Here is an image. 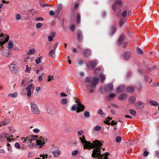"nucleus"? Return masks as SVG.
Returning a JSON list of instances; mask_svg holds the SVG:
<instances>
[{"label": "nucleus", "mask_w": 159, "mask_h": 159, "mask_svg": "<svg viewBox=\"0 0 159 159\" xmlns=\"http://www.w3.org/2000/svg\"><path fill=\"white\" fill-rule=\"evenodd\" d=\"M124 36L123 35H121L120 36L119 40L117 41V44L118 45H121L124 39Z\"/></svg>", "instance_id": "20"}, {"label": "nucleus", "mask_w": 159, "mask_h": 159, "mask_svg": "<svg viewBox=\"0 0 159 159\" xmlns=\"http://www.w3.org/2000/svg\"><path fill=\"white\" fill-rule=\"evenodd\" d=\"M89 65L91 67L93 68L97 66V63L95 61H91L89 62Z\"/></svg>", "instance_id": "25"}, {"label": "nucleus", "mask_w": 159, "mask_h": 159, "mask_svg": "<svg viewBox=\"0 0 159 159\" xmlns=\"http://www.w3.org/2000/svg\"><path fill=\"white\" fill-rule=\"evenodd\" d=\"M1 53L3 56L7 57L9 55V52L8 51V52H5L4 51H2Z\"/></svg>", "instance_id": "30"}, {"label": "nucleus", "mask_w": 159, "mask_h": 159, "mask_svg": "<svg viewBox=\"0 0 159 159\" xmlns=\"http://www.w3.org/2000/svg\"><path fill=\"white\" fill-rule=\"evenodd\" d=\"M134 90V88L131 86L128 87L126 89V91L129 92H133Z\"/></svg>", "instance_id": "26"}, {"label": "nucleus", "mask_w": 159, "mask_h": 159, "mask_svg": "<svg viewBox=\"0 0 159 159\" xmlns=\"http://www.w3.org/2000/svg\"><path fill=\"white\" fill-rule=\"evenodd\" d=\"M113 85L111 83H110L106 85L105 86V90L106 92H109L113 89Z\"/></svg>", "instance_id": "13"}, {"label": "nucleus", "mask_w": 159, "mask_h": 159, "mask_svg": "<svg viewBox=\"0 0 159 159\" xmlns=\"http://www.w3.org/2000/svg\"><path fill=\"white\" fill-rule=\"evenodd\" d=\"M148 152L147 151H145L143 153V155L144 156H147L148 154Z\"/></svg>", "instance_id": "60"}, {"label": "nucleus", "mask_w": 159, "mask_h": 159, "mask_svg": "<svg viewBox=\"0 0 159 159\" xmlns=\"http://www.w3.org/2000/svg\"><path fill=\"white\" fill-rule=\"evenodd\" d=\"M77 37L78 40L79 41H81L82 40L83 36L82 35V32L80 30H78L77 31Z\"/></svg>", "instance_id": "16"}, {"label": "nucleus", "mask_w": 159, "mask_h": 159, "mask_svg": "<svg viewBox=\"0 0 159 159\" xmlns=\"http://www.w3.org/2000/svg\"><path fill=\"white\" fill-rule=\"evenodd\" d=\"M127 13V12L126 10H125L122 12V15L123 17H125L126 16Z\"/></svg>", "instance_id": "45"}, {"label": "nucleus", "mask_w": 159, "mask_h": 159, "mask_svg": "<svg viewBox=\"0 0 159 159\" xmlns=\"http://www.w3.org/2000/svg\"><path fill=\"white\" fill-rule=\"evenodd\" d=\"M125 22V20L123 18H121L119 22V25L120 26H121L124 24Z\"/></svg>", "instance_id": "44"}, {"label": "nucleus", "mask_w": 159, "mask_h": 159, "mask_svg": "<svg viewBox=\"0 0 159 159\" xmlns=\"http://www.w3.org/2000/svg\"><path fill=\"white\" fill-rule=\"evenodd\" d=\"M13 42L11 40L8 43V46L9 48H11L13 47Z\"/></svg>", "instance_id": "34"}, {"label": "nucleus", "mask_w": 159, "mask_h": 159, "mask_svg": "<svg viewBox=\"0 0 159 159\" xmlns=\"http://www.w3.org/2000/svg\"><path fill=\"white\" fill-rule=\"evenodd\" d=\"M116 96V94L111 93L108 96H107L106 98L108 100H112Z\"/></svg>", "instance_id": "18"}, {"label": "nucleus", "mask_w": 159, "mask_h": 159, "mask_svg": "<svg viewBox=\"0 0 159 159\" xmlns=\"http://www.w3.org/2000/svg\"><path fill=\"white\" fill-rule=\"evenodd\" d=\"M102 143H101V141H100V159H108V156L109 155V153H108L106 152L104 154H101V150H102L103 151L105 150V148H102Z\"/></svg>", "instance_id": "7"}, {"label": "nucleus", "mask_w": 159, "mask_h": 159, "mask_svg": "<svg viewBox=\"0 0 159 159\" xmlns=\"http://www.w3.org/2000/svg\"><path fill=\"white\" fill-rule=\"evenodd\" d=\"M47 111L49 114L54 115L57 112V108L55 105L52 104H50L48 105Z\"/></svg>", "instance_id": "3"}, {"label": "nucleus", "mask_w": 159, "mask_h": 159, "mask_svg": "<svg viewBox=\"0 0 159 159\" xmlns=\"http://www.w3.org/2000/svg\"><path fill=\"white\" fill-rule=\"evenodd\" d=\"M94 73L96 75H98L99 73V68L96 69L94 70Z\"/></svg>", "instance_id": "49"}, {"label": "nucleus", "mask_w": 159, "mask_h": 159, "mask_svg": "<svg viewBox=\"0 0 159 159\" xmlns=\"http://www.w3.org/2000/svg\"><path fill=\"white\" fill-rule=\"evenodd\" d=\"M75 28V26L73 25H72L70 27V29L72 31H74Z\"/></svg>", "instance_id": "54"}, {"label": "nucleus", "mask_w": 159, "mask_h": 159, "mask_svg": "<svg viewBox=\"0 0 159 159\" xmlns=\"http://www.w3.org/2000/svg\"><path fill=\"white\" fill-rule=\"evenodd\" d=\"M104 123H105L106 124L108 125H111L110 122H109L107 120H105L104 121Z\"/></svg>", "instance_id": "59"}, {"label": "nucleus", "mask_w": 159, "mask_h": 159, "mask_svg": "<svg viewBox=\"0 0 159 159\" xmlns=\"http://www.w3.org/2000/svg\"><path fill=\"white\" fill-rule=\"evenodd\" d=\"M60 153L61 152L59 150H57L53 152V154L55 157H58L60 154Z\"/></svg>", "instance_id": "29"}, {"label": "nucleus", "mask_w": 159, "mask_h": 159, "mask_svg": "<svg viewBox=\"0 0 159 159\" xmlns=\"http://www.w3.org/2000/svg\"><path fill=\"white\" fill-rule=\"evenodd\" d=\"M44 76V74H42L39 76V80L40 81H41L42 80V78Z\"/></svg>", "instance_id": "62"}, {"label": "nucleus", "mask_w": 159, "mask_h": 159, "mask_svg": "<svg viewBox=\"0 0 159 159\" xmlns=\"http://www.w3.org/2000/svg\"><path fill=\"white\" fill-rule=\"evenodd\" d=\"M129 111L130 113L132 115H134L136 113V111L132 109L130 110Z\"/></svg>", "instance_id": "53"}, {"label": "nucleus", "mask_w": 159, "mask_h": 159, "mask_svg": "<svg viewBox=\"0 0 159 159\" xmlns=\"http://www.w3.org/2000/svg\"><path fill=\"white\" fill-rule=\"evenodd\" d=\"M48 156V155L47 154L45 155H42L40 154V157H41L40 158L37 157V158H35V159H45V158H47Z\"/></svg>", "instance_id": "28"}, {"label": "nucleus", "mask_w": 159, "mask_h": 159, "mask_svg": "<svg viewBox=\"0 0 159 159\" xmlns=\"http://www.w3.org/2000/svg\"><path fill=\"white\" fill-rule=\"evenodd\" d=\"M135 106L138 109H142L144 106V103L140 101H138L135 103Z\"/></svg>", "instance_id": "11"}, {"label": "nucleus", "mask_w": 159, "mask_h": 159, "mask_svg": "<svg viewBox=\"0 0 159 159\" xmlns=\"http://www.w3.org/2000/svg\"><path fill=\"white\" fill-rule=\"evenodd\" d=\"M84 133V131L83 130H81L78 131V134L80 136V135H82Z\"/></svg>", "instance_id": "52"}, {"label": "nucleus", "mask_w": 159, "mask_h": 159, "mask_svg": "<svg viewBox=\"0 0 159 159\" xmlns=\"http://www.w3.org/2000/svg\"><path fill=\"white\" fill-rule=\"evenodd\" d=\"M16 19L17 20H20L21 18V16L20 14H16L15 15Z\"/></svg>", "instance_id": "43"}, {"label": "nucleus", "mask_w": 159, "mask_h": 159, "mask_svg": "<svg viewBox=\"0 0 159 159\" xmlns=\"http://www.w3.org/2000/svg\"><path fill=\"white\" fill-rule=\"evenodd\" d=\"M9 122V120L8 119H5L3 120L0 123V127L1 126H4L7 125L8 124Z\"/></svg>", "instance_id": "17"}, {"label": "nucleus", "mask_w": 159, "mask_h": 159, "mask_svg": "<svg viewBox=\"0 0 159 159\" xmlns=\"http://www.w3.org/2000/svg\"><path fill=\"white\" fill-rule=\"evenodd\" d=\"M83 52L86 57H89L91 54V51L89 49H85L83 51Z\"/></svg>", "instance_id": "19"}, {"label": "nucleus", "mask_w": 159, "mask_h": 159, "mask_svg": "<svg viewBox=\"0 0 159 159\" xmlns=\"http://www.w3.org/2000/svg\"><path fill=\"white\" fill-rule=\"evenodd\" d=\"M17 94L16 93H10L8 94V96L11 97L12 98H15L17 96Z\"/></svg>", "instance_id": "37"}, {"label": "nucleus", "mask_w": 159, "mask_h": 159, "mask_svg": "<svg viewBox=\"0 0 159 159\" xmlns=\"http://www.w3.org/2000/svg\"><path fill=\"white\" fill-rule=\"evenodd\" d=\"M16 62L13 61V63L11 64L9 66V69L11 72H14L17 70Z\"/></svg>", "instance_id": "8"}, {"label": "nucleus", "mask_w": 159, "mask_h": 159, "mask_svg": "<svg viewBox=\"0 0 159 159\" xmlns=\"http://www.w3.org/2000/svg\"><path fill=\"white\" fill-rule=\"evenodd\" d=\"M90 77H86L85 79V85L87 86L88 90L90 93H92L93 91L95 86L99 82V78L97 77H93L91 80Z\"/></svg>", "instance_id": "2"}, {"label": "nucleus", "mask_w": 159, "mask_h": 159, "mask_svg": "<svg viewBox=\"0 0 159 159\" xmlns=\"http://www.w3.org/2000/svg\"><path fill=\"white\" fill-rule=\"evenodd\" d=\"M15 146L17 148H20V145L18 143H16L15 144Z\"/></svg>", "instance_id": "48"}, {"label": "nucleus", "mask_w": 159, "mask_h": 159, "mask_svg": "<svg viewBox=\"0 0 159 159\" xmlns=\"http://www.w3.org/2000/svg\"><path fill=\"white\" fill-rule=\"evenodd\" d=\"M33 86L32 84H30L26 88L27 91V95L28 97L30 96L31 95V89H33Z\"/></svg>", "instance_id": "14"}, {"label": "nucleus", "mask_w": 159, "mask_h": 159, "mask_svg": "<svg viewBox=\"0 0 159 159\" xmlns=\"http://www.w3.org/2000/svg\"><path fill=\"white\" fill-rule=\"evenodd\" d=\"M124 87L121 85L118 87L116 91L117 92L119 93L123 92L124 90Z\"/></svg>", "instance_id": "23"}, {"label": "nucleus", "mask_w": 159, "mask_h": 159, "mask_svg": "<svg viewBox=\"0 0 159 159\" xmlns=\"http://www.w3.org/2000/svg\"><path fill=\"white\" fill-rule=\"evenodd\" d=\"M47 77L48 81H50L51 80H53V77L52 76L48 75Z\"/></svg>", "instance_id": "46"}, {"label": "nucleus", "mask_w": 159, "mask_h": 159, "mask_svg": "<svg viewBox=\"0 0 159 159\" xmlns=\"http://www.w3.org/2000/svg\"><path fill=\"white\" fill-rule=\"evenodd\" d=\"M44 138L41 137L39 138V139L36 141L37 144L39 145H40V147H41L42 145H43L45 143L44 141Z\"/></svg>", "instance_id": "9"}, {"label": "nucleus", "mask_w": 159, "mask_h": 159, "mask_svg": "<svg viewBox=\"0 0 159 159\" xmlns=\"http://www.w3.org/2000/svg\"><path fill=\"white\" fill-rule=\"evenodd\" d=\"M117 122H115L114 120H112L111 122V125L112 126L117 124Z\"/></svg>", "instance_id": "58"}, {"label": "nucleus", "mask_w": 159, "mask_h": 159, "mask_svg": "<svg viewBox=\"0 0 159 159\" xmlns=\"http://www.w3.org/2000/svg\"><path fill=\"white\" fill-rule=\"evenodd\" d=\"M76 18L77 23H80V16L79 13H77V16Z\"/></svg>", "instance_id": "32"}, {"label": "nucleus", "mask_w": 159, "mask_h": 159, "mask_svg": "<svg viewBox=\"0 0 159 159\" xmlns=\"http://www.w3.org/2000/svg\"><path fill=\"white\" fill-rule=\"evenodd\" d=\"M122 3V2L120 0H117L116 1L115 4L120 7Z\"/></svg>", "instance_id": "35"}, {"label": "nucleus", "mask_w": 159, "mask_h": 159, "mask_svg": "<svg viewBox=\"0 0 159 159\" xmlns=\"http://www.w3.org/2000/svg\"><path fill=\"white\" fill-rule=\"evenodd\" d=\"M156 155L159 158V155H158L159 153V150H157L155 151Z\"/></svg>", "instance_id": "64"}, {"label": "nucleus", "mask_w": 159, "mask_h": 159, "mask_svg": "<svg viewBox=\"0 0 159 159\" xmlns=\"http://www.w3.org/2000/svg\"><path fill=\"white\" fill-rule=\"evenodd\" d=\"M137 51L138 53L140 54H143V52L138 47L137 48Z\"/></svg>", "instance_id": "41"}, {"label": "nucleus", "mask_w": 159, "mask_h": 159, "mask_svg": "<svg viewBox=\"0 0 159 159\" xmlns=\"http://www.w3.org/2000/svg\"><path fill=\"white\" fill-rule=\"evenodd\" d=\"M60 95L61 97H66L67 96L64 93H60Z\"/></svg>", "instance_id": "63"}, {"label": "nucleus", "mask_w": 159, "mask_h": 159, "mask_svg": "<svg viewBox=\"0 0 159 159\" xmlns=\"http://www.w3.org/2000/svg\"><path fill=\"white\" fill-rule=\"evenodd\" d=\"M67 102V100L66 98H63L61 101V103L62 104H66Z\"/></svg>", "instance_id": "38"}, {"label": "nucleus", "mask_w": 159, "mask_h": 159, "mask_svg": "<svg viewBox=\"0 0 159 159\" xmlns=\"http://www.w3.org/2000/svg\"><path fill=\"white\" fill-rule=\"evenodd\" d=\"M123 56L125 59L129 60L131 57V53L130 52L127 51L124 53Z\"/></svg>", "instance_id": "10"}, {"label": "nucleus", "mask_w": 159, "mask_h": 159, "mask_svg": "<svg viewBox=\"0 0 159 159\" xmlns=\"http://www.w3.org/2000/svg\"><path fill=\"white\" fill-rule=\"evenodd\" d=\"M127 95L125 94H122L119 97L118 99L120 100H125L126 98Z\"/></svg>", "instance_id": "24"}, {"label": "nucleus", "mask_w": 159, "mask_h": 159, "mask_svg": "<svg viewBox=\"0 0 159 159\" xmlns=\"http://www.w3.org/2000/svg\"><path fill=\"white\" fill-rule=\"evenodd\" d=\"M119 7L118 5H117L115 3L112 6L113 9L115 11H116Z\"/></svg>", "instance_id": "36"}, {"label": "nucleus", "mask_w": 159, "mask_h": 159, "mask_svg": "<svg viewBox=\"0 0 159 159\" xmlns=\"http://www.w3.org/2000/svg\"><path fill=\"white\" fill-rule=\"evenodd\" d=\"M116 142L117 143H119L120 142L121 140V138L120 136H117L116 138Z\"/></svg>", "instance_id": "40"}, {"label": "nucleus", "mask_w": 159, "mask_h": 159, "mask_svg": "<svg viewBox=\"0 0 159 159\" xmlns=\"http://www.w3.org/2000/svg\"><path fill=\"white\" fill-rule=\"evenodd\" d=\"M56 33L54 32H52L51 33V36H52L53 37H54L56 35Z\"/></svg>", "instance_id": "61"}, {"label": "nucleus", "mask_w": 159, "mask_h": 159, "mask_svg": "<svg viewBox=\"0 0 159 159\" xmlns=\"http://www.w3.org/2000/svg\"><path fill=\"white\" fill-rule=\"evenodd\" d=\"M31 68L30 67H28V66L27 65L26 66V69H25V71L28 72L29 73H30V71L31 70Z\"/></svg>", "instance_id": "47"}, {"label": "nucleus", "mask_w": 159, "mask_h": 159, "mask_svg": "<svg viewBox=\"0 0 159 159\" xmlns=\"http://www.w3.org/2000/svg\"><path fill=\"white\" fill-rule=\"evenodd\" d=\"M9 39V36L7 34H4L2 33L0 34V41L1 43V47L2 48L4 47H2L3 45L6 43L7 42Z\"/></svg>", "instance_id": "4"}, {"label": "nucleus", "mask_w": 159, "mask_h": 159, "mask_svg": "<svg viewBox=\"0 0 159 159\" xmlns=\"http://www.w3.org/2000/svg\"><path fill=\"white\" fill-rule=\"evenodd\" d=\"M42 25V24L41 23H38L36 25V27L37 28H39L41 27Z\"/></svg>", "instance_id": "51"}, {"label": "nucleus", "mask_w": 159, "mask_h": 159, "mask_svg": "<svg viewBox=\"0 0 159 159\" xmlns=\"http://www.w3.org/2000/svg\"><path fill=\"white\" fill-rule=\"evenodd\" d=\"M116 27L114 26H112L111 27V31L110 33V35L111 36L114 34L116 32Z\"/></svg>", "instance_id": "21"}, {"label": "nucleus", "mask_w": 159, "mask_h": 159, "mask_svg": "<svg viewBox=\"0 0 159 159\" xmlns=\"http://www.w3.org/2000/svg\"><path fill=\"white\" fill-rule=\"evenodd\" d=\"M8 137H9V136L7 134L3 133L1 134L0 135V142L4 141Z\"/></svg>", "instance_id": "15"}, {"label": "nucleus", "mask_w": 159, "mask_h": 159, "mask_svg": "<svg viewBox=\"0 0 159 159\" xmlns=\"http://www.w3.org/2000/svg\"><path fill=\"white\" fill-rule=\"evenodd\" d=\"M85 108L84 106L81 104L80 103H78V104L73 105L72 107V110L75 111L76 110V112H79L83 111Z\"/></svg>", "instance_id": "5"}, {"label": "nucleus", "mask_w": 159, "mask_h": 159, "mask_svg": "<svg viewBox=\"0 0 159 159\" xmlns=\"http://www.w3.org/2000/svg\"><path fill=\"white\" fill-rule=\"evenodd\" d=\"M84 115L86 117H88L90 116V113L88 111H86L84 113Z\"/></svg>", "instance_id": "42"}, {"label": "nucleus", "mask_w": 159, "mask_h": 159, "mask_svg": "<svg viewBox=\"0 0 159 159\" xmlns=\"http://www.w3.org/2000/svg\"><path fill=\"white\" fill-rule=\"evenodd\" d=\"M38 136L37 135H30L27 137V139H28V142L36 140Z\"/></svg>", "instance_id": "12"}, {"label": "nucleus", "mask_w": 159, "mask_h": 159, "mask_svg": "<svg viewBox=\"0 0 159 159\" xmlns=\"http://www.w3.org/2000/svg\"><path fill=\"white\" fill-rule=\"evenodd\" d=\"M31 111L32 113L35 114H38L40 113L39 110L36 104L34 102L30 103Z\"/></svg>", "instance_id": "6"}, {"label": "nucleus", "mask_w": 159, "mask_h": 159, "mask_svg": "<svg viewBox=\"0 0 159 159\" xmlns=\"http://www.w3.org/2000/svg\"><path fill=\"white\" fill-rule=\"evenodd\" d=\"M82 137H80V139L82 143L84 145V148L90 150L95 148L93 151L92 157H97L98 159H99V141L95 140L93 141V143H91L85 140L84 135H83Z\"/></svg>", "instance_id": "1"}, {"label": "nucleus", "mask_w": 159, "mask_h": 159, "mask_svg": "<svg viewBox=\"0 0 159 159\" xmlns=\"http://www.w3.org/2000/svg\"><path fill=\"white\" fill-rule=\"evenodd\" d=\"M136 98L134 97H130L129 99V102L131 104H134Z\"/></svg>", "instance_id": "22"}, {"label": "nucleus", "mask_w": 159, "mask_h": 159, "mask_svg": "<svg viewBox=\"0 0 159 159\" xmlns=\"http://www.w3.org/2000/svg\"><path fill=\"white\" fill-rule=\"evenodd\" d=\"M48 39L49 41H51L53 40V37L51 36H48Z\"/></svg>", "instance_id": "56"}, {"label": "nucleus", "mask_w": 159, "mask_h": 159, "mask_svg": "<svg viewBox=\"0 0 159 159\" xmlns=\"http://www.w3.org/2000/svg\"><path fill=\"white\" fill-rule=\"evenodd\" d=\"M150 104L154 106H156L158 105V102L155 101H150Z\"/></svg>", "instance_id": "31"}, {"label": "nucleus", "mask_w": 159, "mask_h": 159, "mask_svg": "<svg viewBox=\"0 0 159 159\" xmlns=\"http://www.w3.org/2000/svg\"><path fill=\"white\" fill-rule=\"evenodd\" d=\"M35 52V50L34 49H30L29 52L27 53V54L29 55L30 54H33Z\"/></svg>", "instance_id": "39"}, {"label": "nucleus", "mask_w": 159, "mask_h": 159, "mask_svg": "<svg viewBox=\"0 0 159 159\" xmlns=\"http://www.w3.org/2000/svg\"><path fill=\"white\" fill-rule=\"evenodd\" d=\"M33 132L34 133H38L39 132V130L38 129H35L33 130Z\"/></svg>", "instance_id": "57"}, {"label": "nucleus", "mask_w": 159, "mask_h": 159, "mask_svg": "<svg viewBox=\"0 0 159 159\" xmlns=\"http://www.w3.org/2000/svg\"><path fill=\"white\" fill-rule=\"evenodd\" d=\"M106 79L105 76L103 74L100 73V80L102 82H103Z\"/></svg>", "instance_id": "27"}, {"label": "nucleus", "mask_w": 159, "mask_h": 159, "mask_svg": "<svg viewBox=\"0 0 159 159\" xmlns=\"http://www.w3.org/2000/svg\"><path fill=\"white\" fill-rule=\"evenodd\" d=\"M55 50H51L49 53V55L50 56L52 57H53L55 55Z\"/></svg>", "instance_id": "33"}, {"label": "nucleus", "mask_w": 159, "mask_h": 159, "mask_svg": "<svg viewBox=\"0 0 159 159\" xmlns=\"http://www.w3.org/2000/svg\"><path fill=\"white\" fill-rule=\"evenodd\" d=\"M40 5L43 7H44L45 6H51L50 5H46L45 3L43 2H40Z\"/></svg>", "instance_id": "55"}, {"label": "nucleus", "mask_w": 159, "mask_h": 159, "mask_svg": "<svg viewBox=\"0 0 159 159\" xmlns=\"http://www.w3.org/2000/svg\"><path fill=\"white\" fill-rule=\"evenodd\" d=\"M78 153V151L77 150H75L73 151L72 152V155L73 156H75Z\"/></svg>", "instance_id": "50"}]
</instances>
